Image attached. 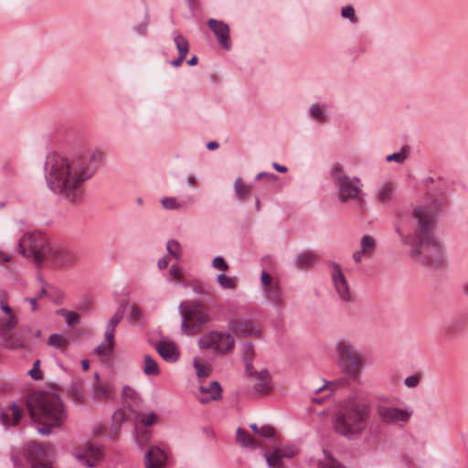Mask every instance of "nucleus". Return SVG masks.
<instances>
[{"label": "nucleus", "instance_id": "nucleus-29", "mask_svg": "<svg viewBox=\"0 0 468 468\" xmlns=\"http://www.w3.org/2000/svg\"><path fill=\"white\" fill-rule=\"evenodd\" d=\"M236 441L243 447L255 448L257 446L255 440L242 428L237 430Z\"/></svg>", "mask_w": 468, "mask_h": 468}, {"label": "nucleus", "instance_id": "nucleus-14", "mask_svg": "<svg viewBox=\"0 0 468 468\" xmlns=\"http://www.w3.org/2000/svg\"><path fill=\"white\" fill-rule=\"evenodd\" d=\"M229 328L238 337L259 336L260 330L256 324L246 318L230 319L229 322Z\"/></svg>", "mask_w": 468, "mask_h": 468}, {"label": "nucleus", "instance_id": "nucleus-50", "mask_svg": "<svg viewBox=\"0 0 468 468\" xmlns=\"http://www.w3.org/2000/svg\"><path fill=\"white\" fill-rule=\"evenodd\" d=\"M276 435L275 430L270 425H263L260 428L259 436L263 438H272Z\"/></svg>", "mask_w": 468, "mask_h": 468}, {"label": "nucleus", "instance_id": "nucleus-21", "mask_svg": "<svg viewBox=\"0 0 468 468\" xmlns=\"http://www.w3.org/2000/svg\"><path fill=\"white\" fill-rule=\"evenodd\" d=\"M127 302L122 303L116 310L115 314L108 322L104 335L107 336L108 339H112V336L114 337L115 328L119 324V323L122 320L125 314V306Z\"/></svg>", "mask_w": 468, "mask_h": 468}, {"label": "nucleus", "instance_id": "nucleus-61", "mask_svg": "<svg viewBox=\"0 0 468 468\" xmlns=\"http://www.w3.org/2000/svg\"><path fill=\"white\" fill-rule=\"evenodd\" d=\"M0 422L5 426H12V421H10V416L8 412H0Z\"/></svg>", "mask_w": 468, "mask_h": 468}, {"label": "nucleus", "instance_id": "nucleus-36", "mask_svg": "<svg viewBox=\"0 0 468 468\" xmlns=\"http://www.w3.org/2000/svg\"><path fill=\"white\" fill-rule=\"evenodd\" d=\"M166 250L170 256L178 260L181 256V246L176 239H170L167 241Z\"/></svg>", "mask_w": 468, "mask_h": 468}, {"label": "nucleus", "instance_id": "nucleus-58", "mask_svg": "<svg viewBox=\"0 0 468 468\" xmlns=\"http://www.w3.org/2000/svg\"><path fill=\"white\" fill-rule=\"evenodd\" d=\"M256 180L260 179H267L269 181H276L278 179V176L272 173L261 172L256 176Z\"/></svg>", "mask_w": 468, "mask_h": 468}, {"label": "nucleus", "instance_id": "nucleus-18", "mask_svg": "<svg viewBox=\"0 0 468 468\" xmlns=\"http://www.w3.org/2000/svg\"><path fill=\"white\" fill-rule=\"evenodd\" d=\"M101 449L93 444H87L83 448L82 452L76 454V459L86 467H93L101 458Z\"/></svg>", "mask_w": 468, "mask_h": 468}, {"label": "nucleus", "instance_id": "nucleus-2", "mask_svg": "<svg viewBox=\"0 0 468 468\" xmlns=\"http://www.w3.org/2000/svg\"><path fill=\"white\" fill-rule=\"evenodd\" d=\"M416 227L411 235L402 233L396 226L403 244L410 247V255L418 263L438 269L446 262L445 253L440 240L434 236L437 211L432 206L417 207L412 212Z\"/></svg>", "mask_w": 468, "mask_h": 468}, {"label": "nucleus", "instance_id": "nucleus-60", "mask_svg": "<svg viewBox=\"0 0 468 468\" xmlns=\"http://www.w3.org/2000/svg\"><path fill=\"white\" fill-rule=\"evenodd\" d=\"M141 316V311L140 309L136 306V305H132L131 306V314H130V320L132 322L139 319V317Z\"/></svg>", "mask_w": 468, "mask_h": 468}, {"label": "nucleus", "instance_id": "nucleus-4", "mask_svg": "<svg viewBox=\"0 0 468 468\" xmlns=\"http://www.w3.org/2000/svg\"><path fill=\"white\" fill-rule=\"evenodd\" d=\"M369 408L356 399L344 402L335 411L333 426L335 431L344 437L360 435L367 428Z\"/></svg>", "mask_w": 468, "mask_h": 468}, {"label": "nucleus", "instance_id": "nucleus-39", "mask_svg": "<svg viewBox=\"0 0 468 468\" xmlns=\"http://www.w3.org/2000/svg\"><path fill=\"white\" fill-rule=\"evenodd\" d=\"M194 367H195V369L197 371V375L200 378H206L211 373V368L208 366L201 364V363H199L197 361L194 362Z\"/></svg>", "mask_w": 468, "mask_h": 468}, {"label": "nucleus", "instance_id": "nucleus-22", "mask_svg": "<svg viewBox=\"0 0 468 468\" xmlns=\"http://www.w3.org/2000/svg\"><path fill=\"white\" fill-rule=\"evenodd\" d=\"M266 298L277 308H280L283 303L282 291L278 283L263 288Z\"/></svg>", "mask_w": 468, "mask_h": 468}, {"label": "nucleus", "instance_id": "nucleus-62", "mask_svg": "<svg viewBox=\"0 0 468 468\" xmlns=\"http://www.w3.org/2000/svg\"><path fill=\"white\" fill-rule=\"evenodd\" d=\"M90 308H91V303L90 300H87V299L82 300L77 306V309H79L82 312L89 311V310H90Z\"/></svg>", "mask_w": 468, "mask_h": 468}, {"label": "nucleus", "instance_id": "nucleus-28", "mask_svg": "<svg viewBox=\"0 0 468 468\" xmlns=\"http://www.w3.org/2000/svg\"><path fill=\"white\" fill-rule=\"evenodd\" d=\"M143 371L146 376H157L160 373L157 362L150 355L144 356Z\"/></svg>", "mask_w": 468, "mask_h": 468}, {"label": "nucleus", "instance_id": "nucleus-16", "mask_svg": "<svg viewBox=\"0 0 468 468\" xmlns=\"http://www.w3.org/2000/svg\"><path fill=\"white\" fill-rule=\"evenodd\" d=\"M167 454L158 446H151L144 454L145 468H165Z\"/></svg>", "mask_w": 468, "mask_h": 468}, {"label": "nucleus", "instance_id": "nucleus-34", "mask_svg": "<svg viewBox=\"0 0 468 468\" xmlns=\"http://www.w3.org/2000/svg\"><path fill=\"white\" fill-rule=\"evenodd\" d=\"M175 44L176 46L178 55L186 56L189 51V44L185 37L178 34L174 37Z\"/></svg>", "mask_w": 468, "mask_h": 468}, {"label": "nucleus", "instance_id": "nucleus-9", "mask_svg": "<svg viewBox=\"0 0 468 468\" xmlns=\"http://www.w3.org/2000/svg\"><path fill=\"white\" fill-rule=\"evenodd\" d=\"M234 338L229 333L211 331L198 340L201 349H213L216 353L225 355L233 350Z\"/></svg>", "mask_w": 468, "mask_h": 468}, {"label": "nucleus", "instance_id": "nucleus-7", "mask_svg": "<svg viewBox=\"0 0 468 468\" xmlns=\"http://www.w3.org/2000/svg\"><path fill=\"white\" fill-rule=\"evenodd\" d=\"M48 238L40 232H28L19 239V252L25 257H32L37 264L43 263L50 249Z\"/></svg>", "mask_w": 468, "mask_h": 468}, {"label": "nucleus", "instance_id": "nucleus-27", "mask_svg": "<svg viewBox=\"0 0 468 468\" xmlns=\"http://www.w3.org/2000/svg\"><path fill=\"white\" fill-rule=\"evenodd\" d=\"M82 386V380L80 379H73L71 381L69 388L68 389V393L74 401H81L82 399L84 398Z\"/></svg>", "mask_w": 468, "mask_h": 468}, {"label": "nucleus", "instance_id": "nucleus-53", "mask_svg": "<svg viewBox=\"0 0 468 468\" xmlns=\"http://www.w3.org/2000/svg\"><path fill=\"white\" fill-rule=\"evenodd\" d=\"M420 378V376L418 374L411 375L405 378L404 383L408 388H416L419 385Z\"/></svg>", "mask_w": 468, "mask_h": 468}, {"label": "nucleus", "instance_id": "nucleus-3", "mask_svg": "<svg viewBox=\"0 0 468 468\" xmlns=\"http://www.w3.org/2000/svg\"><path fill=\"white\" fill-rule=\"evenodd\" d=\"M27 408L31 419L41 425L37 429L41 435H49L53 428L60 427L67 419L65 406L55 393H34L27 401Z\"/></svg>", "mask_w": 468, "mask_h": 468}, {"label": "nucleus", "instance_id": "nucleus-45", "mask_svg": "<svg viewBox=\"0 0 468 468\" xmlns=\"http://www.w3.org/2000/svg\"><path fill=\"white\" fill-rule=\"evenodd\" d=\"M310 113L314 119L321 122L324 121V112L318 103H314L311 106Z\"/></svg>", "mask_w": 468, "mask_h": 468}, {"label": "nucleus", "instance_id": "nucleus-37", "mask_svg": "<svg viewBox=\"0 0 468 468\" xmlns=\"http://www.w3.org/2000/svg\"><path fill=\"white\" fill-rule=\"evenodd\" d=\"M234 191L237 197L241 199L249 194L250 188L243 184L240 177H238L234 182Z\"/></svg>", "mask_w": 468, "mask_h": 468}, {"label": "nucleus", "instance_id": "nucleus-46", "mask_svg": "<svg viewBox=\"0 0 468 468\" xmlns=\"http://www.w3.org/2000/svg\"><path fill=\"white\" fill-rule=\"evenodd\" d=\"M124 420V414L121 410H117L112 415L113 423L112 425V429L114 432H117L120 430V426L122 421Z\"/></svg>", "mask_w": 468, "mask_h": 468}, {"label": "nucleus", "instance_id": "nucleus-44", "mask_svg": "<svg viewBox=\"0 0 468 468\" xmlns=\"http://www.w3.org/2000/svg\"><path fill=\"white\" fill-rule=\"evenodd\" d=\"M7 292L5 291L0 292V308L5 314H15L12 308L7 303Z\"/></svg>", "mask_w": 468, "mask_h": 468}, {"label": "nucleus", "instance_id": "nucleus-42", "mask_svg": "<svg viewBox=\"0 0 468 468\" xmlns=\"http://www.w3.org/2000/svg\"><path fill=\"white\" fill-rule=\"evenodd\" d=\"M341 16L345 18H348L351 23L356 24L357 23L358 19L356 16L355 9L351 5H347L342 8L341 10Z\"/></svg>", "mask_w": 468, "mask_h": 468}, {"label": "nucleus", "instance_id": "nucleus-64", "mask_svg": "<svg viewBox=\"0 0 468 468\" xmlns=\"http://www.w3.org/2000/svg\"><path fill=\"white\" fill-rule=\"evenodd\" d=\"M169 273L171 276H173L174 278H176V279L180 278L182 276L181 270L176 265H172L170 267Z\"/></svg>", "mask_w": 468, "mask_h": 468}, {"label": "nucleus", "instance_id": "nucleus-41", "mask_svg": "<svg viewBox=\"0 0 468 468\" xmlns=\"http://www.w3.org/2000/svg\"><path fill=\"white\" fill-rule=\"evenodd\" d=\"M39 367L40 360L37 359L33 364V367L28 371V376L34 380H40L43 378V374L39 369Z\"/></svg>", "mask_w": 468, "mask_h": 468}, {"label": "nucleus", "instance_id": "nucleus-30", "mask_svg": "<svg viewBox=\"0 0 468 468\" xmlns=\"http://www.w3.org/2000/svg\"><path fill=\"white\" fill-rule=\"evenodd\" d=\"M112 385L109 382L99 383L93 386V396L96 399L109 398L112 395Z\"/></svg>", "mask_w": 468, "mask_h": 468}, {"label": "nucleus", "instance_id": "nucleus-48", "mask_svg": "<svg viewBox=\"0 0 468 468\" xmlns=\"http://www.w3.org/2000/svg\"><path fill=\"white\" fill-rule=\"evenodd\" d=\"M161 204L165 209H177L181 207L175 197H164Z\"/></svg>", "mask_w": 468, "mask_h": 468}, {"label": "nucleus", "instance_id": "nucleus-56", "mask_svg": "<svg viewBox=\"0 0 468 468\" xmlns=\"http://www.w3.org/2000/svg\"><path fill=\"white\" fill-rule=\"evenodd\" d=\"M157 420V417L156 415L154 413V412H151L145 416H144L142 419H141V422L144 425V426H152Z\"/></svg>", "mask_w": 468, "mask_h": 468}, {"label": "nucleus", "instance_id": "nucleus-26", "mask_svg": "<svg viewBox=\"0 0 468 468\" xmlns=\"http://www.w3.org/2000/svg\"><path fill=\"white\" fill-rule=\"evenodd\" d=\"M199 390L203 394H208L210 399L218 400L221 398V386L218 381H212L208 386L201 385Z\"/></svg>", "mask_w": 468, "mask_h": 468}, {"label": "nucleus", "instance_id": "nucleus-59", "mask_svg": "<svg viewBox=\"0 0 468 468\" xmlns=\"http://www.w3.org/2000/svg\"><path fill=\"white\" fill-rule=\"evenodd\" d=\"M28 452L30 454H42L44 452V449L37 443L32 442L28 446Z\"/></svg>", "mask_w": 468, "mask_h": 468}, {"label": "nucleus", "instance_id": "nucleus-47", "mask_svg": "<svg viewBox=\"0 0 468 468\" xmlns=\"http://www.w3.org/2000/svg\"><path fill=\"white\" fill-rule=\"evenodd\" d=\"M9 409L12 411V414H13L12 426H16L18 423L19 420L23 416L22 410L16 403L12 404Z\"/></svg>", "mask_w": 468, "mask_h": 468}, {"label": "nucleus", "instance_id": "nucleus-55", "mask_svg": "<svg viewBox=\"0 0 468 468\" xmlns=\"http://www.w3.org/2000/svg\"><path fill=\"white\" fill-rule=\"evenodd\" d=\"M65 318L67 324L69 326L77 324L80 322V315L74 311H69Z\"/></svg>", "mask_w": 468, "mask_h": 468}, {"label": "nucleus", "instance_id": "nucleus-40", "mask_svg": "<svg viewBox=\"0 0 468 468\" xmlns=\"http://www.w3.org/2000/svg\"><path fill=\"white\" fill-rule=\"evenodd\" d=\"M265 458L266 463L270 467H278L282 460L275 450L271 452H266Z\"/></svg>", "mask_w": 468, "mask_h": 468}, {"label": "nucleus", "instance_id": "nucleus-15", "mask_svg": "<svg viewBox=\"0 0 468 468\" xmlns=\"http://www.w3.org/2000/svg\"><path fill=\"white\" fill-rule=\"evenodd\" d=\"M208 27L216 36L218 44L224 49H229L231 47L229 40V27L228 24L223 21L210 18L207 21Z\"/></svg>", "mask_w": 468, "mask_h": 468}, {"label": "nucleus", "instance_id": "nucleus-23", "mask_svg": "<svg viewBox=\"0 0 468 468\" xmlns=\"http://www.w3.org/2000/svg\"><path fill=\"white\" fill-rule=\"evenodd\" d=\"M317 257L311 251H303L298 253L294 261L298 268L304 269L309 268L314 264Z\"/></svg>", "mask_w": 468, "mask_h": 468}, {"label": "nucleus", "instance_id": "nucleus-24", "mask_svg": "<svg viewBox=\"0 0 468 468\" xmlns=\"http://www.w3.org/2000/svg\"><path fill=\"white\" fill-rule=\"evenodd\" d=\"M255 356L254 346L252 342H245L242 348V358L245 365L246 372H250L253 367V357Z\"/></svg>", "mask_w": 468, "mask_h": 468}, {"label": "nucleus", "instance_id": "nucleus-12", "mask_svg": "<svg viewBox=\"0 0 468 468\" xmlns=\"http://www.w3.org/2000/svg\"><path fill=\"white\" fill-rule=\"evenodd\" d=\"M17 324L18 318L16 314L0 316V336L5 339V346L11 349L21 348L25 346L21 340L8 336Z\"/></svg>", "mask_w": 468, "mask_h": 468}, {"label": "nucleus", "instance_id": "nucleus-33", "mask_svg": "<svg viewBox=\"0 0 468 468\" xmlns=\"http://www.w3.org/2000/svg\"><path fill=\"white\" fill-rule=\"evenodd\" d=\"M360 248L362 252L372 254L376 249L375 239L369 235L363 236L360 240Z\"/></svg>", "mask_w": 468, "mask_h": 468}, {"label": "nucleus", "instance_id": "nucleus-11", "mask_svg": "<svg viewBox=\"0 0 468 468\" xmlns=\"http://www.w3.org/2000/svg\"><path fill=\"white\" fill-rule=\"evenodd\" d=\"M47 260L58 267L72 266L77 262V251L71 248L51 245Z\"/></svg>", "mask_w": 468, "mask_h": 468}, {"label": "nucleus", "instance_id": "nucleus-32", "mask_svg": "<svg viewBox=\"0 0 468 468\" xmlns=\"http://www.w3.org/2000/svg\"><path fill=\"white\" fill-rule=\"evenodd\" d=\"M217 282L223 289L233 290L237 287V278L227 276L225 273L218 274Z\"/></svg>", "mask_w": 468, "mask_h": 468}, {"label": "nucleus", "instance_id": "nucleus-43", "mask_svg": "<svg viewBox=\"0 0 468 468\" xmlns=\"http://www.w3.org/2000/svg\"><path fill=\"white\" fill-rule=\"evenodd\" d=\"M281 459L291 458L295 454V449L292 446H284L274 449Z\"/></svg>", "mask_w": 468, "mask_h": 468}, {"label": "nucleus", "instance_id": "nucleus-31", "mask_svg": "<svg viewBox=\"0 0 468 468\" xmlns=\"http://www.w3.org/2000/svg\"><path fill=\"white\" fill-rule=\"evenodd\" d=\"M394 186L391 183L384 184L378 192V198L381 203L388 202L393 196Z\"/></svg>", "mask_w": 468, "mask_h": 468}, {"label": "nucleus", "instance_id": "nucleus-35", "mask_svg": "<svg viewBox=\"0 0 468 468\" xmlns=\"http://www.w3.org/2000/svg\"><path fill=\"white\" fill-rule=\"evenodd\" d=\"M48 345L55 348H65L69 345V339L58 334H52L48 337Z\"/></svg>", "mask_w": 468, "mask_h": 468}, {"label": "nucleus", "instance_id": "nucleus-6", "mask_svg": "<svg viewBox=\"0 0 468 468\" xmlns=\"http://www.w3.org/2000/svg\"><path fill=\"white\" fill-rule=\"evenodd\" d=\"M331 176L337 187L338 199L341 203H345L347 200H357L360 206H363V192L359 186L360 179L358 177H350L346 175L340 164H335L331 168Z\"/></svg>", "mask_w": 468, "mask_h": 468}, {"label": "nucleus", "instance_id": "nucleus-5", "mask_svg": "<svg viewBox=\"0 0 468 468\" xmlns=\"http://www.w3.org/2000/svg\"><path fill=\"white\" fill-rule=\"evenodd\" d=\"M335 361L341 371L353 380H358L366 364L365 355L347 338L335 344Z\"/></svg>", "mask_w": 468, "mask_h": 468}, {"label": "nucleus", "instance_id": "nucleus-38", "mask_svg": "<svg viewBox=\"0 0 468 468\" xmlns=\"http://www.w3.org/2000/svg\"><path fill=\"white\" fill-rule=\"evenodd\" d=\"M407 158V151L405 149V147H402L401 150L398 153H394L392 154H388L387 157H386V160L388 162H396L398 164H402Z\"/></svg>", "mask_w": 468, "mask_h": 468}, {"label": "nucleus", "instance_id": "nucleus-25", "mask_svg": "<svg viewBox=\"0 0 468 468\" xmlns=\"http://www.w3.org/2000/svg\"><path fill=\"white\" fill-rule=\"evenodd\" d=\"M113 348L114 337L112 336V339H108L107 336H105L104 341L92 351V354L102 357H109L112 355Z\"/></svg>", "mask_w": 468, "mask_h": 468}, {"label": "nucleus", "instance_id": "nucleus-13", "mask_svg": "<svg viewBox=\"0 0 468 468\" xmlns=\"http://www.w3.org/2000/svg\"><path fill=\"white\" fill-rule=\"evenodd\" d=\"M376 410L379 420L387 424L406 422L411 416V412L406 410L385 405H378Z\"/></svg>", "mask_w": 468, "mask_h": 468}, {"label": "nucleus", "instance_id": "nucleus-54", "mask_svg": "<svg viewBox=\"0 0 468 468\" xmlns=\"http://www.w3.org/2000/svg\"><path fill=\"white\" fill-rule=\"evenodd\" d=\"M318 468H345L342 464H340L337 461L334 459H329L325 462H320L318 464Z\"/></svg>", "mask_w": 468, "mask_h": 468}, {"label": "nucleus", "instance_id": "nucleus-19", "mask_svg": "<svg viewBox=\"0 0 468 468\" xmlns=\"http://www.w3.org/2000/svg\"><path fill=\"white\" fill-rule=\"evenodd\" d=\"M468 327L467 318L463 315L454 317L448 321L442 327V334L446 339L456 337Z\"/></svg>", "mask_w": 468, "mask_h": 468}, {"label": "nucleus", "instance_id": "nucleus-57", "mask_svg": "<svg viewBox=\"0 0 468 468\" xmlns=\"http://www.w3.org/2000/svg\"><path fill=\"white\" fill-rule=\"evenodd\" d=\"M261 282L263 285V288L269 287L271 285H273L272 283V277L271 274H269L266 271H262L261 274Z\"/></svg>", "mask_w": 468, "mask_h": 468}, {"label": "nucleus", "instance_id": "nucleus-49", "mask_svg": "<svg viewBox=\"0 0 468 468\" xmlns=\"http://www.w3.org/2000/svg\"><path fill=\"white\" fill-rule=\"evenodd\" d=\"M193 291L197 294H211L212 288L205 283H195L193 285Z\"/></svg>", "mask_w": 468, "mask_h": 468}, {"label": "nucleus", "instance_id": "nucleus-1", "mask_svg": "<svg viewBox=\"0 0 468 468\" xmlns=\"http://www.w3.org/2000/svg\"><path fill=\"white\" fill-rule=\"evenodd\" d=\"M101 157V152L93 153L89 158H69L56 153L48 154L45 163L48 187L68 202L80 203L83 197L84 182L97 170L93 162L100 161Z\"/></svg>", "mask_w": 468, "mask_h": 468}, {"label": "nucleus", "instance_id": "nucleus-52", "mask_svg": "<svg viewBox=\"0 0 468 468\" xmlns=\"http://www.w3.org/2000/svg\"><path fill=\"white\" fill-rule=\"evenodd\" d=\"M212 266L215 269L226 271L229 269V264L226 261L221 257L218 256L212 261Z\"/></svg>", "mask_w": 468, "mask_h": 468}, {"label": "nucleus", "instance_id": "nucleus-8", "mask_svg": "<svg viewBox=\"0 0 468 468\" xmlns=\"http://www.w3.org/2000/svg\"><path fill=\"white\" fill-rule=\"evenodd\" d=\"M178 312L181 315V331L184 335H194L200 327L209 322V315L201 306L200 303L188 304L182 302L178 305Z\"/></svg>", "mask_w": 468, "mask_h": 468}, {"label": "nucleus", "instance_id": "nucleus-51", "mask_svg": "<svg viewBox=\"0 0 468 468\" xmlns=\"http://www.w3.org/2000/svg\"><path fill=\"white\" fill-rule=\"evenodd\" d=\"M149 23H150V17L147 14H145L144 21L139 23L138 25H136L134 27V30L139 35H144L147 31Z\"/></svg>", "mask_w": 468, "mask_h": 468}, {"label": "nucleus", "instance_id": "nucleus-17", "mask_svg": "<svg viewBox=\"0 0 468 468\" xmlns=\"http://www.w3.org/2000/svg\"><path fill=\"white\" fill-rule=\"evenodd\" d=\"M250 378H253V390L258 394H264L271 389V375L266 369L257 371L254 367L250 372H246Z\"/></svg>", "mask_w": 468, "mask_h": 468}, {"label": "nucleus", "instance_id": "nucleus-10", "mask_svg": "<svg viewBox=\"0 0 468 468\" xmlns=\"http://www.w3.org/2000/svg\"><path fill=\"white\" fill-rule=\"evenodd\" d=\"M331 278L335 291L338 298L344 303H352L355 301V295L350 289L349 283L342 271L339 263L331 262Z\"/></svg>", "mask_w": 468, "mask_h": 468}, {"label": "nucleus", "instance_id": "nucleus-20", "mask_svg": "<svg viewBox=\"0 0 468 468\" xmlns=\"http://www.w3.org/2000/svg\"><path fill=\"white\" fill-rule=\"evenodd\" d=\"M159 356L168 363H175L180 357V353L173 342L161 340L154 344Z\"/></svg>", "mask_w": 468, "mask_h": 468}, {"label": "nucleus", "instance_id": "nucleus-63", "mask_svg": "<svg viewBox=\"0 0 468 468\" xmlns=\"http://www.w3.org/2000/svg\"><path fill=\"white\" fill-rule=\"evenodd\" d=\"M3 169L8 175H14L16 172L13 164L9 161L5 162V164L3 165Z\"/></svg>", "mask_w": 468, "mask_h": 468}]
</instances>
